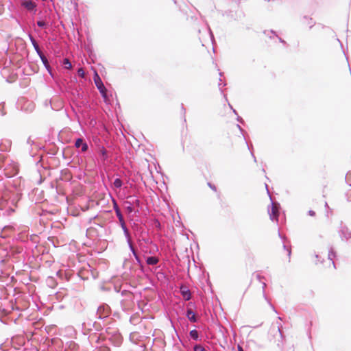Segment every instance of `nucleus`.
Masks as SVG:
<instances>
[{
    "instance_id": "obj_2",
    "label": "nucleus",
    "mask_w": 351,
    "mask_h": 351,
    "mask_svg": "<svg viewBox=\"0 0 351 351\" xmlns=\"http://www.w3.org/2000/svg\"><path fill=\"white\" fill-rule=\"evenodd\" d=\"M94 81H95V84L97 88H98V90H99V92L101 93L102 96L104 98H106L107 97V96H106L107 90L105 88L103 82H101V80L100 77H99V75H97V73L95 74Z\"/></svg>"
},
{
    "instance_id": "obj_17",
    "label": "nucleus",
    "mask_w": 351,
    "mask_h": 351,
    "mask_svg": "<svg viewBox=\"0 0 351 351\" xmlns=\"http://www.w3.org/2000/svg\"><path fill=\"white\" fill-rule=\"evenodd\" d=\"M208 186H209V187H210L213 191H214L215 192H217V187H216L215 185H213V184H212L211 183L208 182Z\"/></svg>"
},
{
    "instance_id": "obj_7",
    "label": "nucleus",
    "mask_w": 351,
    "mask_h": 351,
    "mask_svg": "<svg viewBox=\"0 0 351 351\" xmlns=\"http://www.w3.org/2000/svg\"><path fill=\"white\" fill-rule=\"evenodd\" d=\"M23 5L28 10H32L36 7L35 3L32 1H26L23 2Z\"/></svg>"
},
{
    "instance_id": "obj_18",
    "label": "nucleus",
    "mask_w": 351,
    "mask_h": 351,
    "mask_svg": "<svg viewBox=\"0 0 351 351\" xmlns=\"http://www.w3.org/2000/svg\"><path fill=\"white\" fill-rule=\"evenodd\" d=\"M308 214L311 217H315V212L314 210H310L308 211Z\"/></svg>"
},
{
    "instance_id": "obj_19",
    "label": "nucleus",
    "mask_w": 351,
    "mask_h": 351,
    "mask_svg": "<svg viewBox=\"0 0 351 351\" xmlns=\"http://www.w3.org/2000/svg\"><path fill=\"white\" fill-rule=\"evenodd\" d=\"M328 263H329V264L330 265H332L333 267H335V264H334L333 261L331 259L328 260Z\"/></svg>"
},
{
    "instance_id": "obj_11",
    "label": "nucleus",
    "mask_w": 351,
    "mask_h": 351,
    "mask_svg": "<svg viewBox=\"0 0 351 351\" xmlns=\"http://www.w3.org/2000/svg\"><path fill=\"white\" fill-rule=\"evenodd\" d=\"M113 185L115 188H121L122 186V181L119 178L114 180Z\"/></svg>"
},
{
    "instance_id": "obj_8",
    "label": "nucleus",
    "mask_w": 351,
    "mask_h": 351,
    "mask_svg": "<svg viewBox=\"0 0 351 351\" xmlns=\"http://www.w3.org/2000/svg\"><path fill=\"white\" fill-rule=\"evenodd\" d=\"M158 259L154 256L148 257L146 260L147 264L150 265H156L158 263Z\"/></svg>"
},
{
    "instance_id": "obj_21",
    "label": "nucleus",
    "mask_w": 351,
    "mask_h": 351,
    "mask_svg": "<svg viewBox=\"0 0 351 351\" xmlns=\"http://www.w3.org/2000/svg\"><path fill=\"white\" fill-rule=\"evenodd\" d=\"M117 215L119 217V219H121V215L117 211Z\"/></svg>"
},
{
    "instance_id": "obj_3",
    "label": "nucleus",
    "mask_w": 351,
    "mask_h": 351,
    "mask_svg": "<svg viewBox=\"0 0 351 351\" xmlns=\"http://www.w3.org/2000/svg\"><path fill=\"white\" fill-rule=\"evenodd\" d=\"M75 145L77 148H81V151L82 152H85L88 149V145L82 138H77L75 141Z\"/></svg>"
},
{
    "instance_id": "obj_16",
    "label": "nucleus",
    "mask_w": 351,
    "mask_h": 351,
    "mask_svg": "<svg viewBox=\"0 0 351 351\" xmlns=\"http://www.w3.org/2000/svg\"><path fill=\"white\" fill-rule=\"evenodd\" d=\"M37 25L40 27H43L46 26V23L44 21H38Z\"/></svg>"
},
{
    "instance_id": "obj_14",
    "label": "nucleus",
    "mask_w": 351,
    "mask_h": 351,
    "mask_svg": "<svg viewBox=\"0 0 351 351\" xmlns=\"http://www.w3.org/2000/svg\"><path fill=\"white\" fill-rule=\"evenodd\" d=\"M194 351H206L204 348L200 345H197L194 347Z\"/></svg>"
},
{
    "instance_id": "obj_15",
    "label": "nucleus",
    "mask_w": 351,
    "mask_h": 351,
    "mask_svg": "<svg viewBox=\"0 0 351 351\" xmlns=\"http://www.w3.org/2000/svg\"><path fill=\"white\" fill-rule=\"evenodd\" d=\"M77 73L78 75L81 77H84L85 76V73H84V71L82 68H80L77 71Z\"/></svg>"
},
{
    "instance_id": "obj_9",
    "label": "nucleus",
    "mask_w": 351,
    "mask_h": 351,
    "mask_svg": "<svg viewBox=\"0 0 351 351\" xmlns=\"http://www.w3.org/2000/svg\"><path fill=\"white\" fill-rule=\"evenodd\" d=\"M63 64L64 66V68L66 69H71L72 68V65L71 62L69 60V59L65 58L63 61Z\"/></svg>"
},
{
    "instance_id": "obj_12",
    "label": "nucleus",
    "mask_w": 351,
    "mask_h": 351,
    "mask_svg": "<svg viewBox=\"0 0 351 351\" xmlns=\"http://www.w3.org/2000/svg\"><path fill=\"white\" fill-rule=\"evenodd\" d=\"M190 335L193 339H197L198 338V332L196 330H192L190 332Z\"/></svg>"
},
{
    "instance_id": "obj_1",
    "label": "nucleus",
    "mask_w": 351,
    "mask_h": 351,
    "mask_svg": "<svg viewBox=\"0 0 351 351\" xmlns=\"http://www.w3.org/2000/svg\"><path fill=\"white\" fill-rule=\"evenodd\" d=\"M227 143L230 145H236L239 143H244V138L240 126L238 124H233L226 131Z\"/></svg>"
},
{
    "instance_id": "obj_13",
    "label": "nucleus",
    "mask_w": 351,
    "mask_h": 351,
    "mask_svg": "<svg viewBox=\"0 0 351 351\" xmlns=\"http://www.w3.org/2000/svg\"><path fill=\"white\" fill-rule=\"evenodd\" d=\"M32 43L36 51L38 52V54H40L42 52L40 50L39 46L38 45L36 42L34 40H33Z\"/></svg>"
},
{
    "instance_id": "obj_20",
    "label": "nucleus",
    "mask_w": 351,
    "mask_h": 351,
    "mask_svg": "<svg viewBox=\"0 0 351 351\" xmlns=\"http://www.w3.org/2000/svg\"><path fill=\"white\" fill-rule=\"evenodd\" d=\"M237 348H238V351H244L243 348L239 345L237 346Z\"/></svg>"
},
{
    "instance_id": "obj_4",
    "label": "nucleus",
    "mask_w": 351,
    "mask_h": 351,
    "mask_svg": "<svg viewBox=\"0 0 351 351\" xmlns=\"http://www.w3.org/2000/svg\"><path fill=\"white\" fill-rule=\"evenodd\" d=\"M180 293L185 300H189L191 299V294L187 287L182 286L180 287Z\"/></svg>"
},
{
    "instance_id": "obj_5",
    "label": "nucleus",
    "mask_w": 351,
    "mask_h": 351,
    "mask_svg": "<svg viewBox=\"0 0 351 351\" xmlns=\"http://www.w3.org/2000/svg\"><path fill=\"white\" fill-rule=\"evenodd\" d=\"M186 317L191 322H197L196 315L191 308L187 309Z\"/></svg>"
},
{
    "instance_id": "obj_10",
    "label": "nucleus",
    "mask_w": 351,
    "mask_h": 351,
    "mask_svg": "<svg viewBox=\"0 0 351 351\" xmlns=\"http://www.w3.org/2000/svg\"><path fill=\"white\" fill-rule=\"evenodd\" d=\"M41 60H42V62H43V64H45V66L48 68L49 66V63H48V60L47 59V58L43 55V53H41L40 54H39Z\"/></svg>"
},
{
    "instance_id": "obj_6",
    "label": "nucleus",
    "mask_w": 351,
    "mask_h": 351,
    "mask_svg": "<svg viewBox=\"0 0 351 351\" xmlns=\"http://www.w3.org/2000/svg\"><path fill=\"white\" fill-rule=\"evenodd\" d=\"M278 207L276 205H274V204H271L270 217L273 219L274 218L276 219L278 217Z\"/></svg>"
}]
</instances>
